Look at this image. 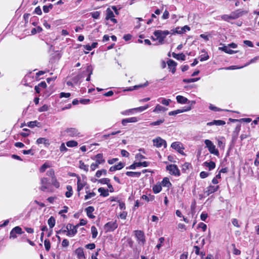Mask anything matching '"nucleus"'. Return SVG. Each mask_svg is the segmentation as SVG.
Wrapping results in <instances>:
<instances>
[{"label":"nucleus","mask_w":259,"mask_h":259,"mask_svg":"<svg viewBox=\"0 0 259 259\" xmlns=\"http://www.w3.org/2000/svg\"><path fill=\"white\" fill-rule=\"evenodd\" d=\"M170 33V32L167 30L164 31L161 30H155L153 33L156 38H154L153 36H151V38L153 40H158L159 44L160 45H162L164 44V40L166 35Z\"/></svg>","instance_id":"obj_1"},{"label":"nucleus","mask_w":259,"mask_h":259,"mask_svg":"<svg viewBox=\"0 0 259 259\" xmlns=\"http://www.w3.org/2000/svg\"><path fill=\"white\" fill-rule=\"evenodd\" d=\"M204 143L206 147L208 148L209 152L211 154H213L216 156H218L219 155L218 150L216 149L215 146L210 140L206 139L204 141Z\"/></svg>","instance_id":"obj_2"},{"label":"nucleus","mask_w":259,"mask_h":259,"mask_svg":"<svg viewBox=\"0 0 259 259\" xmlns=\"http://www.w3.org/2000/svg\"><path fill=\"white\" fill-rule=\"evenodd\" d=\"M134 233L138 243L144 245L146 242L144 232L142 230H135Z\"/></svg>","instance_id":"obj_3"},{"label":"nucleus","mask_w":259,"mask_h":259,"mask_svg":"<svg viewBox=\"0 0 259 259\" xmlns=\"http://www.w3.org/2000/svg\"><path fill=\"white\" fill-rule=\"evenodd\" d=\"M166 169L169 171L170 175L175 176H180L181 172L178 166L176 164H169L167 165Z\"/></svg>","instance_id":"obj_4"},{"label":"nucleus","mask_w":259,"mask_h":259,"mask_svg":"<svg viewBox=\"0 0 259 259\" xmlns=\"http://www.w3.org/2000/svg\"><path fill=\"white\" fill-rule=\"evenodd\" d=\"M191 104L190 105L187 106V107H185L182 109H177L176 110L170 111L168 113V115L169 116L176 115L179 113H183L184 112L188 111L191 110V109H192L191 106H192V105L195 104V101H191Z\"/></svg>","instance_id":"obj_5"},{"label":"nucleus","mask_w":259,"mask_h":259,"mask_svg":"<svg viewBox=\"0 0 259 259\" xmlns=\"http://www.w3.org/2000/svg\"><path fill=\"white\" fill-rule=\"evenodd\" d=\"M153 145L157 148H160L163 146V147L165 148L167 146L166 142L165 140L162 139L160 137H157L153 140Z\"/></svg>","instance_id":"obj_6"},{"label":"nucleus","mask_w":259,"mask_h":259,"mask_svg":"<svg viewBox=\"0 0 259 259\" xmlns=\"http://www.w3.org/2000/svg\"><path fill=\"white\" fill-rule=\"evenodd\" d=\"M24 232L22 231V228L19 226H16L12 229L10 233V239H15L17 238V234L21 235Z\"/></svg>","instance_id":"obj_7"},{"label":"nucleus","mask_w":259,"mask_h":259,"mask_svg":"<svg viewBox=\"0 0 259 259\" xmlns=\"http://www.w3.org/2000/svg\"><path fill=\"white\" fill-rule=\"evenodd\" d=\"M118 227L116 222H109L104 225V229L106 232H112Z\"/></svg>","instance_id":"obj_8"},{"label":"nucleus","mask_w":259,"mask_h":259,"mask_svg":"<svg viewBox=\"0 0 259 259\" xmlns=\"http://www.w3.org/2000/svg\"><path fill=\"white\" fill-rule=\"evenodd\" d=\"M220 188L219 185H209L204 191V194L205 196H208L211 194L217 192Z\"/></svg>","instance_id":"obj_9"},{"label":"nucleus","mask_w":259,"mask_h":259,"mask_svg":"<svg viewBox=\"0 0 259 259\" xmlns=\"http://www.w3.org/2000/svg\"><path fill=\"white\" fill-rule=\"evenodd\" d=\"M78 228V225H77L74 226L70 223L67 224V229L69 231L68 235H70V237H73L77 233Z\"/></svg>","instance_id":"obj_10"},{"label":"nucleus","mask_w":259,"mask_h":259,"mask_svg":"<svg viewBox=\"0 0 259 259\" xmlns=\"http://www.w3.org/2000/svg\"><path fill=\"white\" fill-rule=\"evenodd\" d=\"M171 147L174 149L175 150H177L179 153L181 154L182 155H185V153L183 151L184 148L183 147L181 143L179 142H173L171 145Z\"/></svg>","instance_id":"obj_11"},{"label":"nucleus","mask_w":259,"mask_h":259,"mask_svg":"<svg viewBox=\"0 0 259 259\" xmlns=\"http://www.w3.org/2000/svg\"><path fill=\"white\" fill-rule=\"evenodd\" d=\"M114 14L110 8H107L106 10V20H110L113 23L116 24L117 23V21L114 18Z\"/></svg>","instance_id":"obj_12"},{"label":"nucleus","mask_w":259,"mask_h":259,"mask_svg":"<svg viewBox=\"0 0 259 259\" xmlns=\"http://www.w3.org/2000/svg\"><path fill=\"white\" fill-rule=\"evenodd\" d=\"M41 187L40 190L42 191H46L48 189L50 184L49 180L47 178H42L40 180Z\"/></svg>","instance_id":"obj_13"},{"label":"nucleus","mask_w":259,"mask_h":259,"mask_svg":"<svg viewBox=\"0 0 259 259\" xmlns=\"http://www.w3.org/2000/svg\"><path fill=\"white\" fill-rule=\"evenodd\" d=\"M65 132L69 136L71 137H76L79 135V132L78 130L73 127L67 128L65 130Z\"/></svg>","instance_id":"obj_14"},{"label":"nucleus","mask_w":259,"mask_h":259,"mask_svg":"<svg viewBox=\"0 0 259 259\" xmlns=\"http://www.w3.org/2000/svg\"><path fill=\"white\" fill-rule=\"evenodd\" d=\"M77 191L78 196H80V191L85 186L86 183L84 182H82L81 181L80 177L79 176H77Z\"/></svg>","instance_id":"obj_15"},{"label":"nucleus","mask_w":259,"mask_h":259,"mask_svg":"<svg viewBox=\"0 0 259 259\" xmlns=\"http://www.w3.org/2000/svg\"><path fill=\"white\" fill-rule=\"evenodd\" d=\"M167 64L168 65V67L169 69L171 70V72L172 74H174L176 71V66L177 65V63L171 59H169L167 61Z\"/></svg>","instance_id":"obj_16"},{"label":"nucleus","mask_w":259,"mask_h":259,"mask_svg":"<svg viewBox=\"0 0 259 259\" xmlns=\"http://www.w3.org/2000/svg\"><path fill=\"white\" fill-rule=\"evenodd\" d=\"M78 259H84L85 256L84 255L83 249L82 247H78L74 251Z\"/></svg>","instance_id":"obj_17"},{"label":"nucleus","mask_w":259,"mask_h":259,"mask_svg":"<svg viewBox=\"0 0 259 259\" xmlns=\"http://www.w3.org/2000/svg\"><path fill=\"white\" fill-rule=\"evenodd\" d=\"M93 159H96L95 162L98 164L99 165L101 164H103L105 162V160L103 158V155L102 153H98L95 156V158H92Z\"/></svg>","instance_id":"obj_18"},{"label":"nucleus","mask_w":259,"mask_h":259,"mask_svg":"<svg viewBox=\"0 0 259 259\" xmlns=\"http://www.w3.org/2000/svg\"><path fill=\"white\" fill-rule=\"evenodd\" d=\"M139 120V118L137 117H132L125 119H123L122 120V124L123 125L125 126L126 125L127 123L130 122H137Z\"/></svg>","instance_id":"obj_19"},{"label":"nucleus","mask_w":259,"mask_h":259,"mask_svg":"<svg viewBox=\"0 0 259 259\" xmlns=\"http://www.w3.org/2000/svg\"><path fill=\"white\" fill-rule=\"evenodd\" d=\"M87 216L91 219H94L95 216L93 215V212L95 210V208L92 206H88L85 208Z\"/></svg>","instance_id":"obj_20"},{"label":"nucleus","mask_w":259,"mask_h":259,"mask_svg":"<svg viewBox=\"0 0 259 259\" xmlns=\"http://www.w3.org/2000/svg\"><path fill=\"white\" fill-rule=\"evenodd\" d=\"M226 124V122L222 120H214L212 121L207 122L206 125L208 126H211L213 125H223Z\"/></svg>","instance_id":"obj_21"},{"label":"nucleus","mask_w":259,"mask_h":259,"mask_svg":"<svg viewBox=\"0 0 259 259\" xmlns=\"http://www.w3.org/2000/svg\"><path fill=\"white\" fill-rule=\"evenodd\" d=\"M242 11H240V10H237L235 11L232 12L231 13L230 16L231 17L232 20H233L239 18V17L242 15Z\"/></svg>","instance_id":"obj_22"},{"label":"nucleus","mask_w":259,"mask_h":259,"mask_svg":"<svg viewBox=\"0 0 259 259\" xmlns=\"http://www.w3.org/2000/svg\"><path fill=\"white\" fill-rule=\"evenodd\" d=\"M172 56L178 60H182L185 61L186 60V56L183 53H180V54H176L174 52L172 53Z\"/></svg>","instance_id":"obj_23"},{"label":"nucleus","mask_w":259,"mask_h":259,"mask_svg":"<svg viewBox=\"0 0 259 259\" xmlns=\"http://www.w3.org/2000/svg\"><path fill=\"white\" fill-rule=\"evenodd\" d=\"M161 186L167 187L169 188V187L171 186V183L170 182L169 179L167 177H164L161 183H160Z\"/></svg>","instance_id":"obj_24"},{"label":"nucleus","mask_w":259,"mask_h":259,"mask_svg":"<svg viewBox=\"0 0 259 259\" xmlns=\"http://www.w3.org/2000/svg\"><path fill=\"white\" fill-rule=\"evenodd\" d=\"M192 168L191 164L189 162H185L182 165V171L183 173H188V170Z\"/></svg>","instance_id":"obj_25"},{"label":"nucleus","mask_w":259,"mask_h":259,"mask_svg":"<svg viewBox=\"0 0 259 259\" xmlns=\"http://www.w3.org/2000/svg\"><path fill=\"white\" fill-rule=\"evenodd\" d=\"M203 165L208 168L209 170L213 169L215 167V163L212 161L209 162L205 161L203 163Z\"/></svg>","instance_id":"obj_26"},{"label":"nucleus","mask_w":259,"mask_h":259,"mask_svg":"<svg viewBox=\"0 0 259 259\" xmlns=\"http://www.w3.org/2000/svg\"><path fill=\"white\" fill-rule=\"evenodd\" d=\"M148 82L147 81H146L143 84H140L138 85H136L133 87H130L127 89H126V91H133V90H136V89H138L140 88H143V87H146L147 85H148Z\"/></svg>","instance_id":"obj_27"},{"label":"nucleus","mask_w":259,"mask_h":259,"mask_svg":"<svg viewBox=\"0 0 259 259\" xmlns=\"http://www.w3.org/2000/svg\"><path fill=\"white\" fill-rule=\"evenodd\" d=\"M176 99L177 102L180 104H186L188 101L187 98L181 95L177 96L176 97Z\"/></svg>","instance_id":"obj_28"},{"label":"nucleus","mask_w":259,"mask_h":259,"mask_svg":"<svg viewBox=\"0 0 259 259\" xmlns=\"http://www.w3.org/2000/svg\"><path fill=\"white\" fill-rule=\"evenodd\" d=\"M36 143L37 144H40L43 143L45 145H49L50 143L49 140L45 138H39L37 139Z\"/></svg>","instance_id":"obj_29"},{"label":"nucleus","mask_w":259,"mask_h":259,"mask_svg":"<svg viewBox=\"0 0 259 259\" xmlns=\"http://www.w3.org/2000/svg\"><path fill=\"white\" fill-rule=\"evenodd\" d=\"M154 193L157 194L159 193L162 190V186L160 183L154 185L152 188Z\"/></svg>","instance_id":"obj_30"},{"label":"nucleus","mask_w":259,"mask_h":259,"mask_svg":"<svg viewBox=\"0 0 259 259\" xmlns=\"http://www.w3.org/2000/svg\"><path fill=\"white\" fill-rule=\"evenodd\" d=\"M126 176L132 177H137L139 178L141 175V172L140 171H126L125 172Z\"/></svg>","instance_id":"obj_31"},{"label":"nucleus","mask_w":259,"mask_h":259,"mask_svg":"<svg viewBox=\"0 0 259 259\" xmlns=\"http://www.w3.org/2000/svg\"><path fill=\"white\" fill-rule=\"evenodd\" d=\"M98 192L100 193V195L103 197H107L109 195V190L104 188H99L98 189Z\"/></svg>","instance_id":"obj_32"},{"label":"nucleus","mask_w":259,"mask_h":259,"mask_svg":"<svg viewBox=\"0 0 259 259\" xmlns=\"http://www.w3.org/2000/svg\"><path fill=\"white\" fill-rule=\"evenodd\" d=\"M220 49H221L223 51L225 52L226 53L229 54H233L234 53H237V51H235L233 50H232L230 49L229 47L227 46H224L222 48H220Z\"/></svg>","instance_id":"obj_33"},{"label":"nucleus","mask_w":259,"mask_h":259,"mask_svg":"<svg viewBox=\"0 0 259 259\" xmlns=\"http://www.w3.org/2000/svg\"><path fill=\"white\" fill-rule=\"evenodd\" d=\"M66 189L67 190V191H66L65 193V196L67 198H70L72 196L73 194L72 187L70 185H67L66 186Z\"/></svg>","instance_id":"obj_34"},{"label":"nucleus","mask_w":259,"mask_h":259,"mask_svg":"<svg viewBox=\"0 0 259 259\" xmlns=\"http://www.w3.org/2000/svg\"><path fill=\"white\" fill-rule=\"evenodd\" d=\"M166 108L165 107L160 105L159 104H157L155 109L153 110V112L155 113H158L159 112H164L166 110Z\"/></svg>","instance_id":"obj_35"},{"label":"nucleus","mask_w":259,"mask_h":259,"mask_svg":"<svg viewBox=\"0 0 259 259\" xmlns=\"http://www.w3.org/2000/svg\"><path fill=\"white\" fill-rule=\"evenodd\" d=\"M79 167L80 169H83L85 172H88L89 171V166L85 164L82 160H80L79 161Z\"/></svg>","instance_id":"obj_36"},{"label":"nucleus","mask_w":259,"mask_h":259,"mask_svg":"<svg viewBox=\"0 0 259 259\" xmlns=\"http://www.w3.org/2000/svg\"><path fill=\"white\" fill-rule=\"evenodd\" d=\"M202 52L204 53V54H201L200 56V57H199L200 61L201 62H202V61H206V60H208L209 59V56H208L207 53L204 50H202Z\"/></svg>","instance_id":"obj_37"},{"label":"nucleus","mask_w":259,"mask_h":259,"mask_svg":"<svg viewBox=\"0 0 259 259\" xmlns=\"http://www.w3.org/2000/svg\"><path fill=\"white\" fill-rule=\"evenodd\" d=\"M55 219L53 217H51L48 221V223L50 228H53L55 225Z\"/></svg>","instance_id":"obj_38"},{"label":"nucleus","mask_w":259,"mask_h":259,"mask_svg":"<svg viewBox=\"0 0 259 259\" xmlns=\"http://www.w3.org/2000/svg\"><path fill=\"white\" fill-rule=\"evenodd\" d=\"M69 231L67 229V226L66 227H63L59 231H56L57 234H65L67 236H70L69 235H68Z\"/></svg>","instance_id":"obj_39"},{"label":"nucleus","mask_w":259,"mask_h":259,"mask_svg":"<svg viewBox=\"0 0 259 259\" xmlns=\"http://www.w3.org/2000/svg\"><path fill=\"white\" fill-rule=\"evenodd\" d=\"M174 32L172 33H171V34H174L175 33L178 34H183L186 32L185 30L183 29V27H178L175 28V30H173Z\"/></svg>","instance_id":"obj_40"},{"label":"nucleus","mask_w":259,"mask_h":259,"mask_svg":"<svg viewBox=\"0 0 259 259\" xmlns=\"http://www.w3.org/2000/svg\"><path fill=\"white\" fill-rule=\"evenodd\" d=\"M66 145L68 147H74L78 145V143L76 141L70 140L66 142Z\"/></svg>","instance_id":"obj_41"},{"label":"nucleus","mask_w":259,"mask_h":259,"mask_svg":"<svg viewBox=\"0 0 259 259\" xmlns=\"http://www.w3.org/2000/svg\"><path fill=\"white\" fill-rule=\"evenodd\" d=\"M148 107H149V106L148 105H147L146 106H141V107H139L138 108H135L134 109H130V110H129V111L131 112L132 110H136L137 111L142 112V111H143L147 109Z\"/></svg>","instance_id":"obj_42"},{"label":"nucleus","mask_w":259,"mask_h":259,"mask_svg":"<svg viewBox=\"0 0 259 259\" xmlns=\"http://www.w3.org/2000/svg\"><path fill=\"white\" fill-rule=\"evenodd\" d=\"M91 232L92 235V238L95 239L97 237L98 235V230L96 227L94 226H92L91 227Z\"/></svg>","instance_id":"obj_43"},{"label":"nucleus","mask_w":259,"mask_h":259,"mask_svg":"<svg viewBox=\"0 0 259 259\" xmlns=\"http://www.w3.org/2000/svg\"><path fill=\"white\" fill-rule=\"evenodd\" d=\"M107 170L105 169H102L101 170H98L95 175V176L97 178H100L102 175H106Z\"/></svg>","instance_id":"obj_44"},{"label":"nucleus","mask_w":259,"mask_h":259,"mask_svg":"<svg viewBox=\"0 0 259 259\" xmlns=\"http://www.w3.org/2000/svg\"><path fill=\"white\" fill-rule=\"evenodd\" d=\"M165 121L164 118H161L157 121L151 122L149 124L151 126L159 125L163 123Z\"/></svg>","instance_id":"obj_45"},{"label":"nucleus","mask_w":259,"mask_h":259,"mask_svg":"<svg viewBox=\"0 0 259 259\" xmlns=\"http://www.w3.org/2000/svg\"><path fill=\"white\" fill-rule=\"evenodd\" d=\"M193 251L196 255H201L202 256L205 255V253L203 252H200V248L198 246L195 245L193 246Z\"/></svg>","instance_id":"obj_46"},{"label":"nucleus","mask_w":259,"mask_h":259,"mask_svg":"<svg viewBox=\"0 0 259 259\" xmlns=\"http://www.w3.org/2000/svg\"><path fill=\"white\" fill-rule=\"evenodd\" d=\"M140 162H135L129 166L126 167V169H135L137 167H140Z\"/></svg>","instance_id":"obj_47"},{"label":"nucleus","mask_w":259,"mask_h":259,"mask_svg":"<svg viewBox=\"0 0 259 259\" xmlns=\"http://www.w3.org/2000/svg\"><path fill=\"white\" fill-rule=\"evenodd\" d=\"M44 245L46 251H49L51 248V242L48 239H46L44 241Z\"/></svg>","instance_id":"obj_48"},{"label":"nucleus","mask_w":259,"mask_h":259,"mask_svg":"<svg viewBox=\"0 0 259 259\" xmlns=\"http://www.w3.org/2000/svg\"><path fill=\"white\" fill-rule=\"evenodd\" d=\"M87 195L84 196V199L87 200L89 198H91L92 197H93L96 196V193L94 192H90L89 191H86Z\"/></svg>","instance_id":"obj_49"},{"label":"nucleus","mask_w":259,"mask_h":259,"mask_svg":"<svg viewBox=\"0 0 259 259\" xmlns=\"http://www.w3.org/2000/svg\"><path fill=\"white\" fill-rule=\"evenodd\" d=\"M39 124V122H38L37 121H29L27 123V125L31 128H33L34 126H38V124Z\"/></svg>","instance_id":"obj_50"},{"label":"nucleus","mask_w":259,"mask_h":259,"mask_svg":"<svg viewBox=\"0 0 259 259\" xmlns=\"http://www.w3.org/2000/svg\"><path fill=\"white\" fill-rule=\"evenodd\" d=\"M199 79V78H192L189 79H183V81L185 83H190L197 81Z\"/></svg>","instance_id":"obj_51"},{"label":"nucleus","mask_w":259,"mask_h":259,"mask_svg":"<svg viewBox=\"0 0 259 259\" xmlns=\"http://www.w3.org/2000/svg\"><path fill=\"white\" fill-rule=\"evenodd\" d=\"M233 247V253L235 255H240L241 254V251L236 248L235 244L234 243L232 244Z\"/></svg>","instance_id":"obj_52"},{"label":"nucleus","mask_w":259,"mask_h":259,"mask_svg":"<svg viewBox=\"0 0 259 259\" xmlns=\"http://www.w3.org/2000/svg\"><path fill=\"white\" fill-rule=\"evenodd\" d=\"M50 166L46 162L43 164L39 168L40 172H44L46 171L47 168L50 167Z\"/></svg>","instance_id":"obj_53"},{"label":"nucleus","mask_w":259,"mask_h":259,"mask_svg":"<svg viewBox=\"0 0 259 259\" xmlns=\"http://www.w3.org/2000/svg\"><path fill=\"white\" fill-rule=\"evenodd\" d=\"M47 175L51 177L52 180L56 178L55 171L53 169H50L47 172Z\"/></svg>","instance_id":"obj_54"},{"label":"nucleus","mask_w":259,"mask_h":259,"mask_svg":"<svg viewBox=\"0 0 259 259\" xmlns=\"http://www.w3.org/2000/svg\"><path fill=\"white\" fill-rule=\"evenodd\" d=\"M52 185L56 188L60 187V183L58 181L56 178L52 180Z\"/></svg>","instance_id":"obj_55"},{"label":"nucleus","mask_w":259,"mask_h":259,"mask_svg":"<svg viewBox=\"0 0 259 259\" xmlns=\"http://www.w3.org/2000/svg\"><path fill=\"white\" fill-rule=\"evenodd\" d=\"M110 179L109 178H102L100 179L98 182L102 184H107V185L110 183Z\"/></svg>","instance_id":"obj_56"},{"label":"nucleus","mask_w":259,"mask_h":259,"mask_svg":"<svg viewBox=\"0 0 259 259\" xmlns=\"http://www.w3.org/2000/svg\"><path fill=\"white\" fill-rule=\"evenodd\" d=\"M91 15L94 19H97L100 17V13L99 11H95L91 13Z\"/></svg>","instance_id":"obj_57"},{"label":"nucleus","mask_w":259,"mask_h":259,"mask_svg":"<svg viewBox=\"0 0 259 259\" xmlns=\"http://www.w3.org/2000/svg\"><path fill=\"white\" fill-rule=\"evenodd\" d=\"M125 166V164L123 162H120L117 164L115 165V168L117 170H120L123 168Z\"/></svg>","instance_id":"obj_58"},{"label":"nucleus","mask_w":259,"mask_h":259,"mask_svg":"<svg viewBox=\"0 0 259 259\" xmlns=\"http://www.w3.org/2000/svg\"><path fill=\"white\" fill-rule=\"evenodd\" d=\"M60 151L63 153L68 151V149L66 147L64 143H62L60 146Z\"/></svg>","instance_id":"obj_59"},{"label":"nucleus","mask_w":259,"mask_h":259,"mask_svg":"<svg viewBox=\"0 0 259 259\" xmlns=\"http://www.w3.org/2000/svg\"><path fill=\"white\" fill-rule=\"evenodd\" d=\"M71 96V94L70 93H64V92H61L60 95H59V97L60 98H69Z\"/></svg>","instance_id":"obj_60"},{"label":"nucleus","mask_w":259,"mask_h":259,"mask_svg":"<svg viewBox=\"0 0 259 259\" xmlns=\"http://www.w3.org/2000/svg\"><path fill=\"white\" fill-rule=\"evenodd\" d=\"M49 109L48 106L47 105H44L40 107L38 109V111L40 112L47 111Z\"/></svg>","instance_id":"obj_61"},{"label":"nucleus","mask_w":259,"mask_h":259,"mask_svg":"<svg viewBox=\"0 0 259 259\" xmlns=\"http://www.w3.org/2000/svg\"><path fill=\"white\" fill-rule=\"evenodd\" d=\"M99 165L98 164H97V163H96L95 162L92 163L90 166L91 170L92 171L95 170L97 168H98L99 167Z\"/></svg>","instance_id":"obj_62"},{"label":"nucleus","mask_w":259,"mask_h":259,"mask_svg":"<svg viewBox=\"0 0 259 259\" xmlns=\"http://www.w3.org/2000/svg\"><path fill=\"white\" fill-rule=\"evenodd\" d=\"M198 228H201L203 232H205L207 229V226L203 223H200L198 226Z\"/></svg>","instance_id":"obj_63"},{"label":"nucleus","mask_w":259,"mask_h":259,"mask_svg":"<svg viewBox=\"0 0 259 259\" xmlns=\"http://www.w3.org/2000/svg\"><path fill=\"white\" fill-rule=\"evenodd\" d=\"M85 247L86 248H88V249H91V250H92V249H94V248H95L96 247V245L95 243H89V244H87L85 246Z\"/></svg>","instance_id":"obj_64"}]
</instances>
